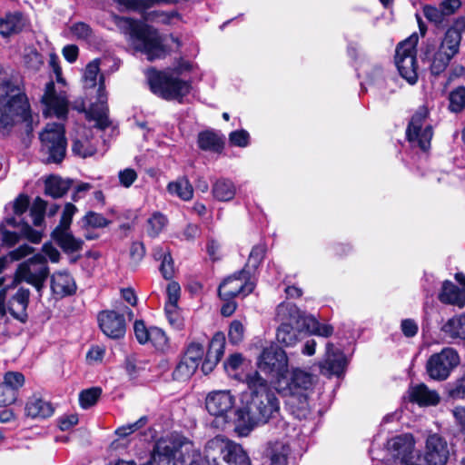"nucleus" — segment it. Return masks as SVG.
Returning <instances> with one entry per match:
<instances>
[{
  "label": "nucleus",
  "instance_id": "nucleus-14",
  "mask_svg": "<svg viewBox=\"0 0 465 465\" xmlns=\"http://www.w3.org/2000/svg\"><path fill=\"white\" fill-rule=\"evenodd\" d=\"M288 358L285 351L275 345L265 348L258 361V368L263 373L280 379L287 371Z\"/></svg>",
  "mask_w": 465,
  "mask_h": 465
},
{
  "label": "nucleus",
  "instance_id": "nucleus-59",
  "mask_svg": "<svg viewBox=\"0 0 465 465\" xmlns=\"http://www.w3.org/2000/svg\"><path fill=\"white\" fill-rule=\"evenodd\" d=\"M249 133L245 130L232 132L229 135L230 143L239 147H246L249 144Z\"/></svg>",
  "mask_w": 465,
  "mask_h": 465
},
{
  "label": "nucleus",
  "instance_id": "nucleus-35",
  "mask_svg": "<svg viewBox=\"0 0 465 465\" xmlns=\"http://www.w3.org/2000/svg\"><path fill=\"white\" fill-rule=\"evenodd\" d=\"M291 454L289 444L282 441L272 443L268 452L271 465H287Z\"/></svg>",
  "mask_w": 465,
  "mask_h": 465
},
{
  "label": "nucleus",
  "instance_id": "nucleus-37",
  "mask_svg": "<svg viewBox=\"0 0 465 465\" xmlns=\"http://www.w3.org/2000/svg\"><path fill=\"white\" fill-rule=\"evenodd\" d=\"M213 194L219 201H231L236 193L234 183L228 179H219L213 185Z\"/></svg>",
  "mask_w": 465,
  "mask_h": 465
},
{
  "label": "nucleus",
  "instance_id": "nucleus-26",
  "mask_svg": "<svg viewBox=\"0 0 465 465\" xmlns=\"http://www.w3.org/2000/svg\"><path fill=\"white\" fill-rule=\"evenodd\" d=\"M51 289L54 294L64 297L75 292L76 283L67 272H56L51 276Z\"/></svg>",
  "mask_w": 465,
  "mask_h": 465
},
{
  "label": "nucleus",
  "instance_id": "nucleus-10",
  "mask_svg": "<svg viewBox=\"0 0 465 465\" xmlns=\"http://www.w3.org/2000/svg\"><path fill=\"white\" fill-rule=\"evenodd\" d=\"M49 275V267L42 254H35L32 258L19 264L16 269L13 284L25 282L40 292Z\"/></svg>",
  "mask_w": 465,
  "mask_h": 465
},
{
  "label": "nucleus",
  "instance_id": "nucleus-38",
  "mask_svg": "<svg viewBox=\"0 0 465 465\" xmlns=\"http://www.w3.org/2000/svg\"><path fill=\"white\" fill-rule=\"evenodd\" d=\"M23 26L24 23L21 14H10L0 20V34L3 36H8L20 32Z\"/></svg>",
  "mask_w": 465,
  "mask_h": 465
},
{
  "label": "nucleus",
  "instance_id": "nucleus-13",
  "mask_svg": "<svg viewBox=\"0 0 465 465\" xmlns=\"http://www.w3.org/2000/svg\"><path fill=\"white\" fill-rule=\"evenodd\" d=\"M192 450V441L179 434H171L167 437L159 439L152 451L151 460L153 462H158L163 460H170L176 457L180 452L182 456L185 450Z\"/></svg>",
  "mask_w": 465,
  "mask_h": 465
},
{
  "label": "nucleus",
  "instance_id": "nucleus-50",
  "mask_svg": "<svg viewBox=\"0 0 465 465\" xmlns=\"http://www.w3.org/2000/svg\"><path fill=\"white\" fill-rule=\"evenodd\" d=\"M46 209V202L37 197L30 210V214L33 219V223L35 226H40L44 220V213Z\"/></svg>",
  "mask_w": 465,
  "mask_h": 465
},
{
  "label": "nucleus",
  "instance_id": "nucleus-41",
  "mask_svg": "<svg viewBox=\"0 0 465 465\" xmlns=\"http://www.w3.org/2000/svg\"><path fill=\"white\" fill-rule=\"evenodd\" d=\"M72 150L74 154L79 155L83 158H86L95 153L96 147L86 136H82L77 137L74 140L72 144Z\"/></svg>",
  "mask_w": 465,
  "mask_h": 465
},
{
  "label": "nucleus",
  "instance_id": "nucleus-8",
  "mask_svg": "<svg viewBox=\"0 0 465 465\" xmlns=\"http://www.w3.org/2000/svg\"><path fill=\"white\" fill-rule=\"evenodd\" d=\"M41 152L47 155V161L61 163L65 156L66 140L64 128L61 124H47L40 134Z\"/></svg>",
  "mask_w": 465,
  "mask_h": 465
},
{
  "label": "nucleus",
  "instance_id": "nucleus-33",
  "mask_svg": "<svg viewBox=\"0 0 465 465\" xmlns=\"http://www.w3.org/2000/svg\"><path fill=\"white\" fill-rule=\"evenodd\" d=\"M72 181L62 179L59 176H50L45 180V193L53 198L63 197L71 188Z\"/></svg>",
  "mask_w": 465,
  "mask_h": 465
},
{
  "label": "nucleus",
  "instance_id": "nucleus-63",
  "mask_svg": "<svg viewBox=\"0 0 465 465\" xmlns=\"http://www.w3.org/2000/svg\"><path fill=\"white\" fill-rule=\"evenodd\" d=\"M243 362V357L240 353L232 354L224 362V369L230 374L238 371Z\"/></svg>",
  "mask_w": 465,
  "mask_h": 465
},
{
  "label": "nucleus",
  "instance_id": "nucleus-24",
  "mask_svg": "<svg viewBox=\"0 0 465 465\" xmlns=\"http://www.w3.org/2000/svg\"><path fill=\"white\" fill-rule=\"evenodd\" d=\"M224 346H225V336L223 332H216L210 343L209 348L205 356V359L202 365V371L208 374L214 367L217 365V363L220 361L221 358L223 355L224 352Z\"/></svg>",
  "mask_w": 465,
  "mask_h": 465
},
{
  "label": "nucleus",
  "instance_id": "nucleus-22",
  "mask_svg": "<svg viewBox=\"0 0 465 465\" xmlns=\"http://www.w3.org/2000/svg\"><path fill=\"white\" fill-rule=\"evenodd\" d=\"M464 29L465 23L463 19H456L445 31L437 46L454 58L460 52Z\"/></svg>",
  "mask_w": 465,
  "mask_h": 465
},
{
  "label": "nucleus",
  "instance_id": "nucleus-46",
  "mask_svg": "<svg viewBox=\"0 0 465 465\" xmlns=\"http://www.w3.org/2000/svg\"><path fill=\"white\" fill-rule=\"evenodd\" d=\"M24 63L25 65L32 71H38L44 64L42 55L36 51V49L28 47L25 48L24 53Z\"/></svg>",
  "mask_w": 465,
  "mask_h": 465
},
{
  "label": "nucleus",
  "instance_id": "nucleus-17",
  "mask_svg": "<svg viewBox=\"0 0 465 465\" xmlns=\"http://www.w3.org/2000/svg\"><path fill=\"white\" fill-rule=\"evenodd\" d=\"M423 460L426 465H447L450 448L447 440L438 433H430L425 440Z\"/></svg>",
  "mask_w": 465,
  "mask_h": 465
},
{
  "label": "nucleus",
  "instance_id": "nucleus-36",
  "mask_svg": "<svg viewBox=\"0 0 465 465\" xmlns=\"http://www.w3.org/2000/svg\"><path fill=\"white\" fill-rule=\"evenodd\" d=\"M167 189L171 194L176 195L183 201H190L193 196V186L186 177H181L169 183Z\"/></svg>",
  "mask_w": 465,
  "mask_h": 465
},
{
  "label": "nucleus",
  "instance_id": "nucleus-5",
  "mask_svg": "<svg viewBox=\"0 0 465 465\" xmlns=\"http://www.w3.org/2000/svg\"><path fill=\"white\" fill-rule=\"evenodd\" d=\"M275 321L280 323L277 332V341L286 347H292L300 341L303 328L302 311L294 303L282 302L275 311Z\"/></svg>",
  "mask_w": 465,
  "mask_h": 465
},
{
  "label": "nucleus",
  "instance_id": "nucleus-53",
  "mask_svg": "<svg viewBox=\"0 0 465 465\" xmlns=\"http://www.w3.org/2000/svg\"><path fill=\"white\" fill-rule=\"evenodd\" d=\"M266 252V246L263 243L255 245L249 255L248 265L257 268L263 260Z\"/></svg>",
  "mask_w": 465,
  "mask_h": 465
},
{
  "label": "nucleus",
  "instance_id": "nucleus-52",
  "mask_svg": "<svg viewBox=\"0 0 465 465\" xmlns=\"http://www.w3.org/2000/svg\"><path fill=\"white\" fill-rule=\"evenodd\" d=\"M244 326L240 321L232 322L229 328V341L233 344H238L242 341L244 338Z\"/></svg>",
  "mask_w": 465,
  "mask_h": 465
},
{
  "label": "nucleus",
  "instance_id": "nucleus-54",
  "mask_svg": "<svg viewBox=\"0 0 465 465\" xmlns=\"http://www.w3.org/2000/svg\"><path fill=\"white\" fill-rule=\"evenodd\" d=\"M17 393L13 388L8 387L3 382L0 383V407L8 406L16 400Z\"/></svg>",
  "mask_w": 465,
  "mask_h": 465
},
{
  "label": "nucleus",
  "instance_id": "nucleus-62",
  "mask_svg": "<svg viewBox=\"0 0 465 465\" xmlns=\"http://www.w3.org/2000/svg\"><path fill=\"white\" fill-rule=\"evenodd\" d=\"M76 211L77 208L73 203H66L62 213L60 223L56 227L70 228L72 218Z\"/></svg>",
  "mask_w": 465,
  "mask_h": 465
},
{
  "label": "nucleus",
  "instance_id": "nucleus-4",
  "mask_svg": "<svg viewBox=\"0 0 465 465\" xmlns=\"http://www.w3.org/2000/svg\"><path fill=\"white\" fill-rule=\"evenodd\" d=\"M83 79L84 89L89 91L90 94L94 91L96 94V102L93 103L85 111L86 119L94 122L97 128L104 130L109 127L111 121L108 116L109 109L104 79V75L100 74L99 60L95 59L86 65Z\"/></svg>",
  "mask_w": 465,
  "mask_h": 465
},
{
  "label": "nucleus",
  "instance_id": "nucleus-45",
  "mask_svg": "<svg viewBox=\"0 0 465 465\" xmlns=\"http://www.w3.org/2000/svg\"><path fill=\"white\" fill-rule=\"evenodd\" d=\"M423 15L424 16L436 26L440 27L444 26L448 19L443 14L440 6L435 7L432 5H426L423 7Z\"/></svg>",
  "mask_w": 465,
  "mask_h": 465
},
{
  "label": "nucleus",
  "instance_id": "nucleus-29",
  "mask_svg": "<svg viewBox=\"0 0 465 465\" xmlns=\"http://www.w3.org/2000/svg\"><path fill=\"white\" fill-rule=\"evenodd\" d=\"M411 401L420 406H434L440 402V395L434 390H430L425 384H418L409 389Z\"/></svg>",
  "mask_w": 465,
  "mask_h": 465
},
{
  "label": "nucleus",
  "instance_id": "nucleus-42",
  "mask_svg": "<svg viewBox=\"0 0 465 465\" xmlns=\"http://www.w3.org/2000/svg\"><path fill=\"white\" fill-rule=\"evenodd\" d=\"M198 366H196L193 361H188L182 357L173 372V379L177 381H186L193 376Z\"/></svg>",
  "mask_w": 465,
  "mask_h": 465
},
{
  "label": "nucleus",
  "instance_id": "nucleus-11",
  "mask_svg": "<svg viewBox=\"0 0 465 465\" xmlns=\"http://www.w3.org/2000/svg\"><path fill=\"white\" fill-rule=\"evenodd\" d=\"M460 364V356L452 348H444L432 354L426 363L429 377L434 381L447 380L451 371Z\"/></svg>",
  "mask_w": 465,
  "mask_h": 465
},
{
  "label": "nucleus",
  "instance_id": "nucleus-7",
  "mask_svg": "<svg viewBox=\"0 0 465 465\" xmlns=\"http://www.w3.org/2000/svg\"><path fill=\"white\" fill-rule=\"evenodd\" d=\"M152 92L166 100H181L191 90L189 82L180 79L171 72L152 70L148 74Z\"/></svg>",
  "mask_w": 465,
  "mask_h": 465
},
{
  "label": "nucleus",
  "instance_id": "nucleus-12",
  "mask_svg": "<svg viewBox=\"0 0 465 465\" xmlns=\"http://www.w3.org/2000/svg\"><path fill=\"white\" fill-rule=\"evenodd\" d=\"M427 111L420 109L416 112L407 127V139L412 147H419L426 152L430 147V141L433 135L432 128L426 123Z\"/></svg>",
  "mask_w": 465,
  "mask_h": 465
},
{
  "label": "nucleus",
  "instance_id": "nucleus-32",
  "mask_svg": "<svg viewBox=\"0 0 465 465\" xmlns=\"http://www.w3.org/2000/svg\"><path fill=\"white\" fill-rule=\"evenodd\" d=\"M288 397L287 405L298 419H306L311 414L308 394L284 395Z\"/></svg>",
  "mask_w": 465,
  "mask_h": 465
},
{
  "label": "nucleus",
  "instance_id": "nucleus-64",
  "mask_svg": "<svg viewBox=\"0 0 465 465\" xmlns=\"http://www.w3.org/2000/svg\"><path fill=\"white\" fill-rule=\"evenodd\" d=\"M134 334L137 341L141 344H144L150 340V330L145 327V324L143 321H136L134 322Z\"/></svg>",
  "mask_w": 465,
  "mask_h": 465
},
{
  "label": "nucleus",
  "instance_id": "nucleus-40",
  "mask_svg": "<svg viewBox=\"0 0 465 465\" xmlns=\"http://www.w3.org/2000/svg\"><path fill=\"white\" fill-rule=\"evenodd\" d=\"M198 144L203 150L220 152L223 143L217 134L212 132H203L199 134Z\"/></svg>",
  "mask_w": 465,
  "mask_h": 465
},
{
  "label": "nucleus",
  "instance_id": "nucleus-27",
  "mask_svg": "<svg viewBox=\"0 0 465 465\" xmlns=\"http://www.w3.org/2000/svg\"><path fill=\"white\" fill-rule=\"evenodd\" d=\"M52 238L66 253L79 252L83 248L84 242L75 238L70 232V228L55 227L52 232Z\"/></svg>",
  "mask_w": 465,
  "mask_h": 465
},
{
  "label": "nucleus",
  "instance_id": "nucleus-47",
  "mask_svg": "<svg viewBox=\"0 0 465 465\" xmlns=\"http://www.w3.org/2000/svg\"><path fill=\"white\" fill-rule=\"evenodd\" d=\"M147 233L151 237H156L165 227L167 219L160 213H155L147 221Z\"/></svg>",
  "mask_w": 465,
  "mask_h": 465
},
{
  "label": "nucleus",
  "instance_id": "nucleus-57",
  "mask_svg": "<svg viewBox=\"0 0 465 465\" xmlns=\"http://www.w3.org/2000/svg\"><path fill=\"white\" fill-rule=\"evenodd\" d=\"M25 377L20 372H7L5 375L4 384H6L8 387L14 389V391L17 393L19 388L24 385Z\"/></svg>",
  "mask_w": 465,
  "mask_h": 465
},
{
  "label": "nucleus",
  "instance_id": "nucleus-3",
  "mask_svg": "<svg viewBox=\"0 0 465 465\" xmlns=\"http://www.w3.org/2000/svg\"><path fill=\"white\" fill-rule=\"evenodd\" d=\"M31 117L26 94L8 81L0 83V130L8 132L15 124L30 121Z\"/></svg>",
  "mask_w": 465,
  "mask_h": 465
},
{
  "label": "nucleus",
  "instance_id": "nucleus-48",
  "mask_svg": "<svg viewBox=\"0 0 465 465\" xmlns=\"http://www.w3.org/2000/svg\"><path fill=\"white\" fill-rule=\"evenodd\" d=\"M84 227L104 228L109 224V221L101 213L88 212L82 219Z\"/></svg>",
  "mask_w": 465,
  "mask_h": 465
},
{
  "label": "nucleus",
  "instance_id": "nucleus-18",
  "mask_svg": "<svg viewBox=\"0 0 465 465\" xmlns=\"http://www.w3.org/2000/svg\"><path fill=\"white\" fill-rule=\"evenodd\" d=\"M420 60L423 64H428V68L431 74L440 75L445 72L450 61L453 59L445 51L437 46V44L426 42L420 48Z\"/></svg>",
  "mask_w": 465,
  "mask_h": 465
},
{
  "label": "nucleus",
  "instance_id": "nucleus-21",
  "mask_svg": "<svg viewBox=\"0 0 465 465\" xmlns=\"http://www.w3.org/2000/svg\"><path fill=\"white\" fill-rule=\"evenodd\" d=\"M234 404L235 397L227 390L211 391L205 399L207 411L215 417H225Z\"/></svg>",
  "mask_w": 465,
  "mask_h": 465
},
{
  "label": "nucleus",
  "instance_id": "nucleus-15",
  "mask_svg": "<svg viewBox=\"0 0 465 465\" xmlns=\"http://www.w3.org/2000/svg\"><path fill=\"white\" fill-rule=\"evenodd\" d=\"M255 287V282L251 279L250 272L242 271L226 278L219 286L218 293L223 300H232L237 295L246 296Z\"/></svg>",
  "mask_w": 465,
  "mask_h": 465
},
{
  "label": "nucleus",
  "instance_id": "nucleus-55",
  "mask_svg": "<svg viewBox=\"0 0 465 465\" xmlns=\"http://www.w3.org/2000/svg\"><path fill=\"white\" fill-rule=\"evenodd\" d=\"M449 395L454 400L465 398V370L463 374L450 388Z\"/></svg>",
  "mask_w": 465,
  "mask_h": 465
},
{
  "label": "nucleus",
  "instance_id": "nucleus-28",
  "mask_svg": "<svg viewBox=\"0 0 465 465\" xmlns=\"http://www.w3.org/2000/svg\"><path fill=\"white\" fill-rule=\"evenodd\" d=\"M346 366L344 355L334 349L331 342L326 344L325 360L321 365L322 371H326L329 374L340 375Z\"/></svg>",
  "mask_w": 465,
  "mask_h": 465
},
{
  "label": "nucleus",
  "instance_id": "nucleus-19",
  "mask_svg": "<svg viewBox=\"0 0 465 465\" xmlns=\"http://www.w3.org/2000/svg\"><path fill=\"white\" fill-rule=\"evenodd\" d=\"M313 377L311 373L301 369L292 371L290 378L286 381L285 386L279 380L278 388L282 395L308 394L313 387Z\"/></svg>",
  "mask_w": 465,
  "mask_h": 465
},
{
  "label": "nucleus",
  "instance_id": "nucleus-9",
  "mask_svg": "<svg viewBox=\"0 0 465 465\" xmlns=\"http://www.w3.org/2000/svg\"><path fill=\"white\" fill-rule=\"evenodd\" d=\"M417 43L418 36L415 35L401 42L396 47L394 57L395 64L400 74L411 84H415L418 80V65L416 60Z\"/></svg>",
  "mask_w": 465,
  "mask_h": 465
},
{
  "label": "nucleus",
  "instance_id": "nucleus-60",
  "mask_svg": "<svg viewBox=\"0 0 465 465\" xmlns=\"http://www.w3.org/2000/svg\"><path fill=\"white\" fill-rule=\"evenodd\" d=\"M166 292L168 297L166 304H169V308L173 309L174 304L178 303L180 298V285L176 282H169L167 285Z\"/></svg>",
  "mask_w": 465,
  "mask_h": 465
},
{
  "label": "nucleus",
  "instance_id": "nucleus-56",
  "mask_svg": "<svg viewBox=\"0 0 465 465\" xmlns=\"http://www.w3.org/2000/svg\"><path fill=\"white\" fill-rule=\"evenodd\" d=\"M152 343L160 350H163L168 342L165 333L159 328L150 329V340Z\"/></svg>",
  "mask_w": 465,
  "mask_h": 465
},
{
  "label": "nucleus",
  "instance_id": "nucleus-61",
  "mask_svg": "<svg viewBox=\"0 0 465 465\" xmlns=\"http://www.w3.org/2000/svg\"><path fill=\"white\" fill-rule=\"evenodd\" d=\"M165 313L172 326H173L177 330L183 328V322L182 318L180 317L177 304H174L173 309L169 308V304H165Z\"/></svg>",
  "mask_w": 465,
  "mask_h": 465
},
{
  "label": "nucleus",
  "instance_id": "nucleus-51",
  "mask_svg": "<svg viewBox=\"0 0 465 465\" xmlns=\"http://www.w3.org/2000/svg\"><path fill=\"white\" fill-rule=\"evenodd\" d=\"M179 460L183 465H203L201 453L193 443L192 450H185Z\"/></svg>",
  "mask_w": 465,
  "mask_h": 465
},
{
  "label": "nucleus",
  "instance_id": "nucleus-2",
  "mask_svg": "<svg viewBox=\"0 0 465 465\" xmlns=\"http://www.w3.org/2000/svg\"><path fill=\"white\" fill-rule=\"evenodd\" d=\"M116 25L127 36L133 47L145 54L148 60L153 61L166 55L161 36L152 26L127 17H117Z\"/></svg>",
  "mask_w": 465,
  "mask_h": 465
},
{
  "label": "nucleus",
  "instance_id": "nucleus-58",
  "mask_svg": "<svg viewBox=\"0 0 465 465\" xmlns=\"http://www.w3.org/2000/svg\"><path fill=\"white\" fill-rule=\"evenodd\" d=\"M138 175L134 169L125 168L118 173L119 183L124 188H129L137 179Z\"/></svg>",
  "mask_w": 465,
  "mask_h": 465
},
{
  "label": "nucleus",
  "instance_id": "nucleus-23",
  "mask_svg": "<svg viewBox=\"0 0 465 465\" xmlns=\"http://www.w3.org/2000/svg\"><path fill=\"white\" fill-rule=\"evenodd\" d=\"M455 279L460 284V287L455 285L450 281H445L442 283L439 300L443 303L462 308L465 305V275L463 273H456Z\"/></svg>",
  "mask_w": 465,
  "mask_h": 465
},
{
  "label": "nucleus",
  "instance_id": "nucleus-6",
  "mask_svg": "<svg viewBox=\"0 0 465 465\" xmlns=\"http://www.w3.org/2000/svg\"><path fill=\"white\" fill-rule=\"evenodd\" d=\"M205 460L208 465H251L242 446L221 435L207 441Z\"/></svg>",
  "mask_w": 465,
  "mask_h": 465
},
{
  "label": "nucleus",
  "instance_id": "nucleus-30",
  "mask_svg": "<svg viewBox=\"0 0 465 465\" xmlns=\"http://www.w3.org/2000/svg\"><path fill=\"white\" fill-rule=\"evenodd\" d=\"M414 440L411 434H402L388 440L387 448L397 458H408L414 449Z\"/></svg>",
  "mask_w": 465,
  "mask_h": 465
},
{
  "label": "nucleus",
  "instance_id": "nucleus-43",
  "mask_svg": "<svg viewBox=\"0 0 465 465\" xmlns=\"http://www.w3.org/2000/svg\"><path fill=\"white\" fill-rule=\"evenodd\" d=\"M449 109L453 113H460L465 108V87L459 86L452 90L449 95Z\"/></svg>",
  "mask_w": 465,
  "mask_h": 465
},
{
  "label": "nucleus",
  "instance_id": "nucleus-39",
  "mask_svg": "<svg viewBox=\"0 0 465 465\" xmlns=\"http://www.w3.org/2000/svg\"><path fill=\"white\" fill-rule=\"evenodd\" d=\"M441 330L451 338L465 340V315L450 319Z\"/></svg>",
  "mask_w": 465,
  "mask_h": 465
},
{
  "label": "nucleus",
  "instance_id": "nucleus-20",
  "mask_svg": "<svg viewBox=\"0 0 465 465\" xmlns=\"http://www.w3.org/2000/svg\"><path fill=\"white\" fill-rule=\"evenodd\" d=\"M97 321L101 331L107 337L120 339L124 336L126 324L124 314L104 310L98 313Z\"/></svg>",
  "mask_w": 465,
  "mask_h": 465
},
{
  "label": "nucleus",
  "instance_id": "nucleus-34",
  "mask_svg": "<svg viewBox=\"0 0 465 465\" xmlns=\"http://www.w3.org/2000/svg\"><path fill=\"white\" fill-rule=\"evenodd\" d=\"M303 328L311 334L328 338L333 333V327L331 324L321 323L312 315H306L302 312Z\"/></svg>",
  "mask_w": 465,
  "mask_h": 465
},
{
  "label": "nucleus",
  "instance_id": "nucleus-1",
  "mask_svg": "<svg viewBox=\"0 0 465 465\" xmlns=\"http://www.w3.org/2000/svg\"><path fill=\"white\" fill-rule=\"evenodd\" d=\"M248 390L242 393L236 411L235 431L247 436L256 426L267 423L278 413L279 401L265 379L258 371L246 376Z\"/></svg>",
  "mask_w": 465,
  "mask_h": 465
},
{
  "label": "nucleus",
  "instance_id": "nucleus-25",
  "mask_svg": "<svg viewBox=\"0 0 465 465\" xmlns=\"http://www.w3.org/2000/svg\"><path fill=\"white\" fill-rule=\"evenodd\" d=\"M30 291L20 288L15 294L8 301L7 310L16 320L25 322L27 319V307L29 303Z\"/></svg>",
  "mask_w": 465,
  "mask_h": 465
},
{
  "label": "nucleus",
  "instance_id": "nucleus-49",
  "mask_svg": "<svg viewBox=\"0 0 465 465\" xmlns=\"http://www.w3.org/2000/svg\"><path fill=\"white\" fill-rule=\"evenodd\" d=\"M204 353L203 346L199 342H191L183 358L188 361H193L196 366H199L200 361L202 360Z\"/></svg>",
  "mask_w": 465,
  "mask_h": 465
},
{
  "label": "nucleus",
  "instance_id": "nucleus-16",
  "mask_svg": "<svg viewBox=\"0 0 465 465\" xmlns=\"http://www.w3.org/2000/svg\"><path fill=\"white\" fill-rule=\"evenodd\" d=\"M41 103L45 107L43 114L45 116L54 115L57 118H64L68 113L69 101L67 95L64 91L57 93L53 81L45 84Z\"/></svg>",
  "mask_w": 465,
  "mask_h": 465
},
{
  "label": "nucleus",
  "instance_id": "nucleus-31",
  "mask_svg": "<svg viewBox=\"0 0 465 465\" xmlns=\"http://www.w3.org/2000/svg\"><path fill=\"white\" fill-rule=\"evenodd\" d=\"M52 405L36 395L32 396L26 402L25 413L32 418H47L53 414Z\"/></svg>",
  "mask_w": 465,
  "mask_h": 465
},
{
  "label": "nucleus",
  "instance_id": "nucleus-44",
  "mask_svg": "<svg viewBox=\"0 0 465 465\" xmlns=\"http://www.w3.org/2000/svg\"><path fill=\"white\" fill-rule=\"evenodd\" d=\"M102 394V389L100 387H92L84 390L79 394V403L84 409L94 406Z\"/></svg>",
  "mask_w": 465,
  "mask_h": 465
}]
</instances>
